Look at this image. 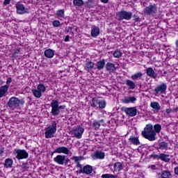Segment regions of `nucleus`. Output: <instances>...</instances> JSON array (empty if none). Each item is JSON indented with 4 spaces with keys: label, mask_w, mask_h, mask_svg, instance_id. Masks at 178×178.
<instances>
[{
    "label": "nucleus",
    "mask_w": 178,
    "mask_h": 178,
    "mask_svg": "<svg viewBox=\"0 0 178 178\" xmlns=\"http://www.w3.org/2000/svg\"><path fill=\"white\" fill-rule=\"evenodd\" d=\"M161 130H162V126L161 124H156L154 125V131L155 132V134H156V133L159 134Z\"/></svg>",
    "instance_id": "36"
},
{
    "label": "nucleus",
    "mask_w": 178,
    "mask_h": 178,
    "mask_svg": "<svg viewBox=\"0 0 178 178\" xmlns=\"http://www.w3.org/2000/svg\"><path fill=\"white\" fill-rule=\"evenodd\" d=\"M100 31H99V27L97 26H92L91 32H90V35L93 38H97L98 35H99Z\"/></svg>",
    "instance_id": "15"
},
{
    "label": "nucleus",
    "mask_w": 178,
    "mask_h": 178,
    "mask_svg": "<svg viewBox=\"0 0 178 178\" xmlns=\"http://www.w3.org/2000/svg\"><path fill=\"white\" fill-rule=\"evenodd\" d=\"M98 122L100 123V124H101V123L102 124L105 123V121L104 120H100Z\"/></svg>",
    "instance_id": "62"
},
{
    "label": "nucleus",
    "mask_w": 178,
    "mask_h": 178,
    "mask_svg": "<svg viewBox=\"0 0 178 178\" xmlns=\"http://www.w3.org/2000/svg\"><path fill=\"white\" fill-rule=\"evenodd\" d=\"M73 27L72 26H68V28H65V33H70L71 31V33H73V31H72Z\"/></svg>",
    "instance_id": "48"
},
{
    "label": "nucleus",
    "mask_w": 178,
    "mask_h": 178,
    "mask_svg": "<svg viewBox=\"0 0 178 178\" xmlns=\"http://www.w3.org/2000/svg\"><path fill=\"white\" fill-rule=\"evenodd\" d=\"M117 177H118V176H116V175H112V174H109L108 178H117Z\"/></svg>",
    "instance_id": "57"
},
{
    "label": "nucleus",
    "mask_w": 178,
    "mask_h": 178,
    "mask_svg": "<svg viewBox=\"0 0 178 178\" xmlns=\"http://www.w3.org/2000/svg\"><path fill=\"white\" fill-rule=\"evenodd\" d=\"M70 36H69V35L65 36V38L64 40L65 42H68V41L70 40Z\"/></svg>",
    "instance_id": "53"
},
{
    "label": "nucleus",
    "mask_w": 178,
    "mask_h": 178,
    "mask_svg": "<svg viewBox=\"0 0 178 178\" xmlns=\"http://www.w3.org/2000/svg\"><path fill=\"white\" fill-rule=\"evenodd\" d=\"M37 90L42 93L47 91V88L45 87V85H44V83H40L38 85Z\"/></svg>",
    "instance_id": "35"
},
{
    "label": "nucleus",
    "mask_w": 178,
    "mask_h": 178,
    "mask_svg": "<svg viewBox=\"0 0 178 178\" xmlns=\"http://www.w3.org/2000/svg\"><path fill=\"white\" fill-rule=\"evenodd\" d=\"M177 110H178L177 108H176L175 109H174L175 112H177Z\"/></svg>",
    "instance_id": "64"
},
{
    "label": "nucleus",
    "mask_w": 178,
    "mask_h": 178,
    "mask_svg": "<svg viewBox=\"0 0 178 178\" xmlns=\"http://www.w3.org/2000/svg\"><path fill=\"white\" fill-rule=\"evenodd\" d=\"M126 85L128 87V90H134V88H136V83L132 80L127 79Z\"/></svg>",
    "instance_id": "27"
},
{
    "label": "nucleus",
    "mask_w": 178,
    "mask_h": 178,
    "mask_svg": "<svg viewBox=\"0 0 178 178\" xmlns=\"http://www.w3.org/2000/svg\"><path fill=\"white\" fill-rule=\"evenodd\" d=\"M9 3H10V0H4L3 5H5V6H6V5H9Z\"/></svg>",
    "instance_id": "50"
},
{
    "label": "nucleus",
    "mask_w": 178,
    "mask_h": 178,
    "mask_svg": "<svg viewBox=\"0 0 178 178\" xmlns=\"http://www.w3.org/2000/svg\"><path fill=\"white\" fill-rule=\"evenodd\" d=\"M56 16H58V17H60L61 19H64L65 18V10H57Z\"/></svg>",
    "instance_id": "39"
},
{
    "label": "nucleus",
    "mask_w": 178,
    "mask_h": 178,
    "mask_svg": "<svg viewBox=\"0 0 178 178\" xmlns=\"http://www.w3.org/2000/svg\"><path fill=\"white\" fill-rule=\"evenodd\" d=\"M92 127L94 130H98V129L101 127V124L98 122V120H95L92 124Z\"/></svg>",
    "instance_id": "41"
},
{
    "label": "nucleus",
    "mask_w": 178,
    "mask_h": 178,
    "mask_svg": "<svg viewBox=\"0 0 178 178\" xmlns=\"http://www.w3.org/2000/svg\"><path fill=\"white\" fill-rule=\"evenodd\" d=\"M117 17H118V20H131V17H133V13L127 10H122L116 13Z\"/></svg>",
    "instance_id": "5"
},
{
    "label": "nucleus",
    "mask_w": 178,
    "mask_h": 178,
    "mask_svg": "<svg viewBox=\"0 0 178 178\" xmlns=\"http://www.w3.org/2000/svg\"><path fill=\"white\" fill-rule=\"evenodd\" d=\"M83 5L85 8L91 9L92 8H94V5H95V3L94 2V0H88L83 3Z\"/></svg>",
    "instance_id": "30"
},
{
    "label": "nucleus",
    "mask_w": 178,
    "mask_h": 178,
    "mask_svg": "<svg viewBox=\"0 0 178 178\" xmlns=\"http://www.w3.org/2000/svg\"><path fill=\"white\" fill-rule=\"evenodd\" d=\"M10 83H12V77H9L7 79L5 86L9 88V86H10Z\"/></svg>",
    "instance_id": "46"
},
{
    "label": "nucleus",
    "mask_w": 178,
    "mask_h": 178,
    "mask_svg": "<svg viewBox=\"0 0 178 178\" xmlns=\"http://www.w3.org/2000/svg\"><path fill=\"white\" fill-rule=\"evenodd\" d=\"M144 13L147 15L148 16H154L158 13V8L156 7V4L149 5L144 8Z\"/></svg>",
    "instance_id": "7"
},
{
    "label": "nucleus",
    "mask_w": 178,
    "mask_h": 178,
    "mask_svg": "<svg viewBox=\"0 0 178 178\" xmlns=\"http://www.w3.org/2000/svg\"><path fill=\"white\" fill-rule=\"evenodd\" d=\"M13 165V160L10 158L6 159L4 161L3 166L6 168V169H9V168H12Z\"/></svg>",
    "instance_id": "26"
},
{
    "label": "nucleus",
    "mask_w": 178,
    "mask_h": 178,
    "mask_svg": "<svg viewBox=\"0 0 178 178\" xmlns=\"http://www.w3.org/2000/svg\"><path fill=\"white\" fill-rule=\"evenodd\" d=\"M174 172H175V174L178 176V166L175 168Z\"/></svg>",
    "instance_id": "56"
},
{
    "label": "nucleus",
    "mask_w": 178,
    "mask_h": 178,
    "mask_svg": "<svg viewBox=\"0 0 178 178\" xmlns=\"http://www.w3.org/2000/svg\"><path fill=\"white\" fill-rule=\"evenodd\" d=\"M70 162V159H69V158H66V156H65V161H64L65 166H67V165H69Z\"/></svg>",
    "instance_id": "47"
},
{
    "label": "nucleus",
    "mask_w": 178,
    "mask_h": 178,
    "mask_svg": "<svg viewBox=\"0 0 178 178\" xmlns=\"http://www.w3.org/2000/svg\"><path fill=\"white\" fill-rule=\"evenodd\" d=\"M142 136L149 141H155V140H156V134H155V131H154L152 124H147L145 126L144 130L142 131Z\"/></svg>",
    "instance_id": "2"
},
{
    "label": "nucleus",
    "mask_w": 178,
    "mask_h": 178,
    "mask_svg": "<svg viewBox=\"0 0 178 178\" xmlns=\"http://www.w3.org/2000/svg\"><path fill=\"white\" fill-rule=\"evenodd\" d=\"M94 171V168H92V166L90 165H86L83 167V170H81L79 171H76L77 175H91L92 172Z\"/></svg>",
    "instance_id": "11"
},
{
    "label": "nucleus",
    "mask_w": 178,
    "mask_h": 178,
    "mask_svg": "<svg viewBox=\"0 0 178 178\" xmlns=\"http://www.w3.org/2000/svg\"><path fill=\"white\" fill-rule=\"evenodd\" d=\"M70 150L65 147V146H60L56 148V149L51 152V155L54 154H64L65 155H69Z\"/></svg>",
    "instance_id": "12"
},
{
    "label": "nucleus",
    "mask_w": 178,
    "mask_h": 178,
    "mask_svg": "<svg viewBox=\"0 0 178 178\" xmlns=\"http://www.w3.org/2000/svg\"><path fill=\"white\" fill-rule=\"evenodd\" d=\"M9 88L8 86H2L0 87V98H3L6 95V92H8Z\"/></svg>",
    "instance_id": "25"
},
{
    "label": "nucleus",
    "mask_w": 178,
    "mask_h": 178,
    "mask_svg": "<svg viewBox=\"0 0 178 178\" xmlns=\"http://www.w3.org/2000/svg\"><path fill=\"white\" fill-rule=\"evenodd\" d=\"M143 72H139L132 74L131 76V79L134 81H137V80H141V79H143Z\"/></svg>",
    "instance_id": "24"
},
{
    "label": "nucleus",
    "mask_w": 178,
    "mask_h": 178,
    "mask_svg": "<svg viewBox=\"0 0 178 178\" xmlns=\"http://www.w3.org/2000/svg\"><path fill=\"white\" fill-rule=\"evenodd\" d=\"M16 13L17 15H26L30 13V10L22 4L20 2H18L15 4Z\"/></svg>",
    "instance_id": "8"
},
{
    "label": "nucleus",
    "mask_w": 178,
    "mask_h": 178,
    "mask_svg": "<svg viewBox=\"0 0 178 178\" xmlns=\"http://www.w3.org/2000/svg\"><path fill=\"white\" fill-rule=\"evenodd\" d=\"M15 54H20V49H15Z\"/></svg>",
    "instance_id": "60"
},
{
    "label": "nucleus",
    "mask_w": 178,
    "mask_h": 178,
    "mask_svg": "<svg viewBox=\"0 0 178 178\" xmlns=\"http://www.w3.org/2000/svg\"><path fill=\"white\" fill-rule=\"evenodd\" d=\"M137 101V98L136 97H124V99L122 100L123 104H134Z\"/></svg>",
    "instance_id": "21"
},
{
    "label": "nucleus",
    "mask_w": 178,
    "mask_h": 178,
    "mask_svg": "<svg viewBox=\"0 0 178 178\" xmlns=\"http://www.w3.org/2000/svg\"><path fill=\"white\" fill-rule=\"evenodd\" d=\"M20 168L22 169H24V170H29L30 169V166H31L32 163L30 160H26V161H21L20 163Z\"/></svg>",
    "instance_id": "17"
},
{
    "label": "nucleus",
    "mask_w": 178,
    "mask_h": 178,
    "mask_svg": "<svg viewBox=\"0 0 178 178\" xmlns=\"http://www.w3.org/2000/svg\"><path fill=\"white\" fill-rule=\"evenodd\" d=\"M150 106L151 108H152L153 109H154V112L156 113H158V112H159V111H161V105L159 104V103H158L157 102H153L150 104Z\"/></svg>",
    "instance_id": "23"
},
{
    "label": "nucleus",
    "mask_w": 178,
    "mask_h": 178,
    "mask_svg": "<svg viewBox=\"0 0 178 178\" xmlns=\"http://www.w3.org/2000/svg\"><path fill=\"white\" fill-rule=\"evenodd\" d=\"M105 66V59L104 58L102 60L97 61L96 63V67L97 70H102Z\"/></svg>",
    "instance_id": "28"
},
{
    "label": "nucleus",
    "mask_w": 178,
    "mask_h": 178,
    "mask_svg": "<svg viewBox=\"0 0 178 178\" xmlns=\"http://www.w3.org/2000/svg\"><path fill=\"white\" fill-rule=\"evenodd\" d=\"M151 169H152L153 170H155V169H156V165H152L151 166Z\"/></svg>",
    "instance_id": "61"
},
{
    "label": "nucleus",
    "mask_w": 178,
    "mask_h": 178,
    "mask_svg": "<svg viewBox=\"0 0 178 178\" xmlns=\"http://www.w3.org/2000/svg\"><path fill=\"white\" fill-rule=\"evenodd\" d=\"M5 152V148L2 147V146H0V155H2Z\"/></svg>",
    "instance_id": "52"
},
{
    "label": "nucleus",
    "mask_w": 178,
    "mask_h": 178,
    "mask_svg": "<svg viewBox=\"0 0 178 178\" xmlns=\"http://www.w3.org/2000/svg\"><path fill=\"white\" fill-rule=\"evenodd\" d=\"M160 157H161V154L158 155L155 153H153L149 156V158H152L153 159H156L157 161L160 159Z\"/></svg>",
    "instance_id": "44"
},
{
    "label": "nucleus",
    "mask_w": 178,
    "mask_h": 178,
    "mask_svg": "<svg viewBox=\"0 0 178 178\" xmlns=\"http://www.w3.org/2000/svg\"><path fill=\"white\" fill-rule=\"evenodd\" d=\"M50 106L51 108V111L50 112L51 116H59L60 111L66 108V106L65 105L59 106V100L58 99H53L50 104Z\"/></svg>",
    "instance_id": "3"
},
{
    "label": "nucleus",
    "mask_w": 178,
    "mask_h": 178,
    "mask_svg": "<svg viewBox=\"0 0 178 178\" xmlns=\"http://www.w3.org/2000/svg\"><path fill=\"white\" fill-rule=\"evenodd\" d=\"M13 155H15L16 159L21 161V159H27L29 158V153L21 149H15L13 151Z\"/></svg>",
    "instance_id": "6"
},
{
    "label": "nucleus",
    "mask_w": 178,
    "mask_h": 178,
    "mask_svg": "<svg viewBox=\"0 0 178 178\" xmlns=\"http://www.w3.org/2000/svg\"><path fill=\"white\" fill-rule=\"evenodd\" d=\"M13 58H19V54L17 53L13 54Z\"/></svg>",
    "instance_id": "59"
},
{
    "label": "nucleus",
    "mask_w": 178,
    "mask_h": 178,
    "mask_svg": "<svg viewBox=\"0 0 178 178\" xmlns=\"http://www.w3.org/2000/svg\"><path fill=\"white\" fill-rule=\"evenodd\" d=\"M52 25L54 27H59V26H60V22H59V20H54Z\"/></svg>",
    "instance_id": "45"
},
{
    "label": "nucleus",
    "mask_w": 178,
    "mask_h": 178,
    "mask_svg": "<svg viewBox=\"0 0 178 178\" xmlns=\"http://www.w3.org/2000/svg\"><path fill=\"white\" fill-rule=\"evenodd\" d=\"M31 92L35 98H40V97H42V93H41L40 91L38 89H32Z\"/></svg>",
    "instance_id": "31"
},
{
    "label": "nucleus",
    "mask_w": 178,
    "mask_h": 178,
    "mask_svg": "<svg viewBox=\"0 0 178 178\" xmlns=\"http://www.w3.org/2000/svg\"><path fill=\"white\" fill-rule=\"evenodd\" d=\"M2 84H3V81L2 79L0 77V86H2Z\"/></svg>",
    "instance_id": "63"
},
{
    "label": "nucleus",
    "mask_w": 178,
    "mask_h": 178,
    "mask_svg": "<svg viewBox=\"0 0 178 178\" xmlns=\"http://www.w3.org/2000/svg\"><path fill=\"white\" fill-rule=\"evenodd\" d=\"M122 111L127 115V116H130V118H134L137 115V107H122Z\"/></svg>",
    "instance_id": "9"
},
{
    "label": "nucleus",
    "mask_w": 178,
    "mask_h": 178,
    "mask_svg": "<svg viewBox=\"0 0 178 178\" xmlns=\"http://www.w3.org/2000/svg\"><path fill=\"white\" fill-rule=\"evenodd\" d=\"M132 17L134 19L133 21L134 22V23H138L142 20V19L140 18V17L137 15V14H134V15H132Z\"/></svg>",
    "instance_id": "43"
},
{
    "label": "nucleus",
    "mask_w": 178,
    "mask_h": 178,
    "mask_svg": "<svg viewBox=\"0 0 178 178\" xmlns=\"http://www.w3.org/2000/svg\"><path fill=\"white\" fill-rule=\"evenodd\" d=\"M159 149H168V143L161 142L159 143Z\"/></svg>",
    "instance_id": "37"
},
{
    "label": "nucleus",
    "mask_w": 178,
    "mask_h": 178,
    "mask_svg": "<svg viewBox=\"0 0 178 178\" xmlns=\"http://www.w3.org/2000/svg\"><path fill=\"white\" fill-rule=\"evenodd\" d=\"M73 5L74 6H83L84 5V1L83 0H73Z\"/></svg>",
    "instance_id": "38"
},
{
    "label": "nucleus",
    "mask_w": 178,
    "mask_h": 178,
    "mask_svg": "<svg viewBox=\"0 0 178 178\" xmlns=\"http://www.w3.org/2000/svg\"><path fill=\"white\" fill-rule=\"evenodd\" d=\"M72 159L75 161V162H77V163H79V161H80V159H79V156H73Z\"/></svg>",
    "instance_id": "51"
},
{
    "label": "nucleus",
    "mask_w": 178,
    "mask_h": 178,
    "mask_svg": "<svg viewBox=\"0 0 178 178\" xmlns=\"http://www.w3.org/2000/svg\"><path fill=\"white\" fill-rule=\"evenodd\" d=\"M146 74L149 77H152V79H154V80L156 79H159V76H158V74L155 72L154 68L152 67H148L146 69Z\"/></svg>",
    "instance_id": "14"
},
{
    "label": "nucleus",
    "mask_w": 178,
    "mask_h": 178,
    "mask_svg": "<svg viewBox=\"0 0 178 178\" xmlns=\"http://www.w3.org/2000/svg\"><path fill=\"white\" fill-rule=\"evenodd\" d=\"M100 2H102V3H108L109 0H100Z\"/></svg>",
    "instance_id": "58"
},
{
    "label": "nucleus",
    "mask_w": 178,
    "mask_h": 178,
    "mask_svg": "<svg viewBox=\"0 0 178 178\" xmlns=\"http://www.w3.org/2000/svg\"><path fill=\"white\" fill-rule=\"evenodd\" d=\"M129 142L130 144H133L134 145H140V140L138 139V137H136L134 136H130Z\"/></svg>",
    "instance_id": "22"
},
{
    "label": "nucleus",
    "mask_w": 178,
    "mask_h": 178,
    "mask_svg": "<svg viewBox=\"0 0 178 178\" xmlns=\"http://www.w3.org/2000/svg\"><path fill=\"white\" fill-rule=\"evenodd\" d=\"M93 159H104L105 158V153L101 151H96L92 155Z\"/></svg>",
    "instance_id": "20"
},
{
    "label": "nucleus",
    "mask_w": 178,
    "mask_h": 178,
    "mask_svg": "<svg viewBox=\"0 0 178 178\" xmlns=\"http://www.w3.org/2000/svg\"><path fill=\"white\" fill-rule=\"evenodd\" d=\"M65 155L58 154L54 159V161L56 163H58V165H65Z\"/></svg>",
    "instance_id": "16"
},
{
    "label": "nucleus",
    "mask_w": 178,
    "mask_h": 178,
    "mask_svg": "<svg viewBox=\"0 0 178 178\" xmlns=\"http://www.w3.org/2000/svg\"><path fill=\"white\" fill-rule=\"evenodd\" d=\"M167 88L168 86L165 83L157 86L154 90L155 95H158V94H165Z\"/></svg>",
    "instance_id": "10"
},
{
    "label": "nucleus",
    "mask_w": 178,
    "mask_h": 178,
    "mask_svg": "<svg viewBox=\"0 0 178 178\" xmlns=\"http://www.w3.org/2000/svg\"><path fill=\"white\" fill-rule=\"evenodd\" d=\"M20 105H24V99H19L16 97H10L6 106L9 111H15L20 108Z\"/></svg>",
    "instance_id": "1"
},
{
    "label": "nucleus",
    "mask_w": 178,
    "mask_h": 178,
    "mask_svg": "<svg viewBox=\"0 0 178 178\" xmlns=\"http://www.w3.org/2000/svg\"><path fill=\"white\" fill-rule=\"evenodd\" d=\"M90 105L93 108H98L99 107L98 106H99V99L97 98H92V103Z\"/></svg>",
    "instance_id": "34"
},
{
    "label": "nucleus",
    "mask_w": 178,
    "mask_h": 178,
    "mask_svg": "<svg viewBox=\"0 0 178 178\" xmlns=\"http://www.w3.org/2000/svg\"><path fill=\"white\" fill-rule=\"evenodd\" d=\"M44 55L45 58H48L49 59H52L54 56H55V51L52 49H47L44 51Z\"/></svg>",
    "instance_id": "18"
},
{
    "label": "nucleus",
    "mask_w": 178,
    "mask_h": 178,
    "mask_svg": "<svg viewBox=\"0 0 178 178\" xmlns=\"http://www.w3.org/2000/svg\"><path fill=\"white\" fill-rule=\"evenodd\" d=\"M170 155L166 154L165 153L160 154V159L163 162H165L167 163L168 162H170V159L169 158Z\"/></svg>",
    "instance_id": "29"
},
{
    "label": "nucleus",
    "mask_w": 178,
    "mask_h": 178,
    "mask_svg": "<svg viewBox=\"0 0 178 178\" xmlns=\"http://www.w3.org/2000/svg\"><path fill=\"white\" fill-rule=\"evenodd\" d=\"M72 133L76 138H81V136H83V133H84V128L77 126L73 129Z\"/></svg>",
    "instance_id": "13"
},
{
    "label": "nucleus",
    "mask_w": 178,
    "mask_h": 178,
    "mask_svg": "<svg viewBox=\"0 0 178 178\" xmlns=\"http://www.w3.org/2000/svg\"><path fill=\"white\" fill-rule=\"evenodd\" d=\"M94 65H95V63L92 61L88 62L85 65L86 70H92V69H94Z\"/></svg>",
    "instance_id": "33"
},
{
    "label": "nucleus",
    "mask_w": 178,
    "mask_h": 178,
    "mask_svg": "<svg viewBox=\"0 0 178 178\" xmlns=\"http://www.w3.org/2000/svg\"><path fill=\"white\" fill-rule=\"evenodd\" d=\"M113 56L115 58H121L122 57V51L119 49L115 50L113 53Z\"/></svg>",
    "instance_id": "42"
},
{
    "label": "nucleus",
    "mask_w": 178,
    "mask_h": 178,
    "mask_svg": "<svg viewBox=\"0 0 178 178\" xmlns=\"http://www.w3.org/2000/svg\"><path fill=\"white\" fill-rule=\"evenodd\" d=\"M114 169L115 170H117L118 172H120V170H122L123 169V164L120 162H116L114 163Z\"/></svg>",
    "instance_id": "32"
},
{
    "label": "nucleus",
    "mask_w": 178,
    "mask_h": 178,
    "mask_svg": "<svg viewBox=\"0 0 178 178\" xmlns=\"http://www.w3.org/2000/svg\"><path fill=\"white\" fill-rule=\"evenodd\" d=\"M76 168H80L79 170H83V165L80 164V162L77 163Z\"/></svg>",
    "instance_id": "49"
},
{
    "label": "nucleus",
    "mask_w": 178,
    "mask_h": 178,
    "mask_svg": "<svg viewBox=\"0 0 178 178\" xmlns=\"http://www.w3.org/2000/svg\"><path fill=\"white\" fill-rule=\"evenodd\" d=\"M56 121H52L51 124L49 125L47 128H45L44 130V136L45 138H52L55 136V133H56Z\"/></svg>",
    "instance_id": "4"
},
{
    "label": "nucleus",
    "mask_w": 178,
    "mask_h": 178,
    "mask_svg": "<svg viewBox=\"0 0 178 178\" xmlns=\"http://www.w3.org/2000/svg\"><path fill=\"white\" fill-rule=\"evenodd\" d=\"M106 106V101L105 100H99V109H105V107Z\"/></svg>",
    "instance_id": "40"
},
{
    "label": "nucleus",
    "mask_w": 178,
    "mask_h": 178,
    "mask_svg": "<svg viewBox=\"0 0 178 178\" xmlns=\"http://www.w3.org/2000/svg\"><path fill=\"white\" fill-rule=\"evenodd\" d=\"M110 174H104L102 175V178H109Z\"/></svg>",
    "instance_id": "54"
},
{
    "label": "nucleus",
    "mask_w": 178,
    "mask_h": 178,
    "mask_svg": "<svg viewBox=\"0 0 178 178\" xmlns=\"http://www.w3.org/2000/svg\"><path fill=\"white\" fill-rule=\"evenodd\" d=\"M116 69H118L116 67V65H115V64L112 63H107L106 64V70H107V72H109L110 73H113L114 72H116Z\"/></svg>",
    "instance_id": "19"
},
{
    "label": "nucleus",
    "mask_w": 178,
    "mask_h": 178,
    "mask_svg": "<svg viewBox=\"0 0 178 178\" xmlns=\"http://www.w3.org/2000/svg\"><path fill=\"white\" fill-rule=\"evenodd\" d=\"M170 112H172V108H166L165 113H167V115H169Z\"/></svg>",
    "instance_id": "55"
}]
</instances>
